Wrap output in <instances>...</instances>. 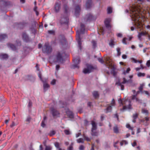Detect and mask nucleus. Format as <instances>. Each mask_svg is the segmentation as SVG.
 <instances>
[{"label": "nucleus", "instance_id": "f257e3e1", "mask_svg": "<svg viewBox=\"0 0 150 150\" xmlns=\"http://www.w3.org/2000/svg\"><path fill=\"white\" fill-rule=\"evenodd\" d=\"M145 12L142 9L135 6L132 7L130 9V16L133 21H134L135 25L138 28L142 26L141 22V16H143Z\"/></svg>", "mask_w": 150, "mask_h": 150}, {"label": "nucleus", "instance_id": "f03ea898", "mask_svg": "<svg viewBox=\"0 0 150 150\" xmlns=\"http://www.w3.org/2000/svg\"><path fill=\"white\" fill-rule=\"evenodd\" d=\"M85 30V25L82 23L81 24V28L79 31L78 30L76 32V39L77 40L78 44V46L80 50L82 49L81 43V39L80 38V34H83L84 33Z\"/></svg>", "mask_w": 150, "mask_h": 150}, {"label": "nucleus", "instance_id": "7ed1b4c3", "mask_svg": "<svg viewBox=\"0 0 150 150\" xmlns=\"http://www.w3.org/2000/svg\"><path fill=\"white\" fill-rule=\"evenodd\" d=\"M118 102L120 104V106L123 105H126L123 106L122 109L123 110H125L127 109H130L131 108V102L130 100H128L126 99L122 100L121 99H120L118 100Z\"/></svg>", "mask_w": 150, "mask_h": 150}, {"label": "nucleus", "instance_id": "20e7f679", "mask_svg": "<svg viewBox=\"0 0 150 150\" xmlns=\"http://www.w3.org/2000/svg\"><path fill=\"white\" fill-rule=\"evenodd\" d=\"M123 81L122 82H120L119 81L116 83V84L118 86H120L121 89L122 90H124V86L123 85V84H125L126 83L127 84L131 83L132 82V80L130 79L127 80L125 77L123 78Z\"/></svg>", "mask_w": 150, "mask_h": 150}, {"label": "nucleus", "instance_id": "39448f33", "mask_svg": "<svg viewBox=\"0 0 150 150\" xmlns=\"http://www.w3.org/2000/svg\"><path fill=\"white\" fill-rule=\"evenodd\" d=\"M42 52L44 53L49 54L51 52L52 48L50 45L49 43L47 42L45 43L44 46L42 48Z\"/></svg>", "mask_w": 150, "mask_h": 150}, {"label": "nucleus", "instance_id": "423d86ee", "mask_svg": "<svg viewBox=\"0 0 150 150\" xmlns=\"http://www.w3.org/2000/svg\"><path fill=\"white\" fill-rule=\"evenodd\" d=\"M73 61L74 64L72 65V68L74 69L76 68H79V64L80 62V59L79 57L74 58L73 59Z\"/></svg>", "mask_w": 150, "mask_h": 150}, {"label": "nucleus", "instance_id": "0eeeda50", "mask_svg": "<svg viewBox=\"0 0 150 150\" xmlns=\"http://www.w3.org/2000/svg\"><path fill=\"white\" fill-rule=\"evenodd\" d=\"M115 100L114 99H112L110 105H109L105 110V112L107 113L108 112H111L112 110V106H115Z\"/></svg>", "mask_w": 150, "mask_h": 150}, {"label": "nucleus", "instance_id": "6e6552de", "mask_svg": "<svg viewBox=\"0 0 150 150\" xmlns=\"http://www.w3.org/2000/svg\"><path fill=\"white\" fill-rule=\"evenodd\" d=\"M61 8V3L59 1L55 2L54 6V9L56 13L58 12Z\"/></svg>", "mask_w": 150, "mask_h": 150}, {"label": "nucleus", "instance_id": "1a4fd4ad", "mask_svg": "<svg viewBox=\"0 0 150 150\" xmlns=\"http://www.w3.org/2000/svg\"><path fill=\"white\" fill-rule=\"evenodd\" d=\"M65 1H62L63 3L62 9L65 13L67 14L69 11V8L67 5V3H65Z\"/></svg>", "mask_w": 150, "mask_h": 150}, {"label": "nucleus", "instance_id": "9d476101", "mask_svg": "<svg viewBox=\"0 0 150 150\" xmlns=\"http://www.w3.org/2000/svg\"><path fill=\"white\" fill-rule=\"evenodd\" d=\"M86 68L85 69L83 70V72L84 74L89 73L94 69L93 67L91 65L86 64Z\"/></svg>", "mask_w": 150, "mask_h": 150}, {"label": "nucleus", "instance_id": "9b49d317", "mask_svg": "<svg viewBox=\"0 0 150 150\" xmlns=\"http://www.w3.org/2000/svg\"><path fill=\"white\" fill-rule=\"evenodd\" d=\"M69 18L67 16H62L61 17L60 23L61 24H65L68 25Z\"/></svg>", "mask_w": 150, "mask_h": 150}, {"label": "nucleus", "instance_id": "f8f14e48", "mask_svg": "<svg viewBox=\"0 0 150 150\" xmlns=\"http://www.w3.org/2000/svg\"><path fill=\"white\" fill-rule=\"evenodd\" d=\"M94 17L92 14L89 13L87 14L84 18V20L86 22H90L92 20L95 19Z\"/></svg>", "mask_w": 150, "mask_h": 150}, {"label": "nucleus", "instance_id": "ddd939ff", "mask_svg": "<svg viewBox=\"0 0 150 150\" xmlns=\"http://www.w3.org/2000/svg\"><path fill=\"white\" fill-rule=\"evenodd\" d=\"M62 54L58 52L56 55V59L57 62L62 63L63 61V58Z\"/></svg>", "mask_w": 150, "mask_h": 150}, {"label": "nucleus", "instance_id": "4468645a", "mask_svg": "<svg viewBox=\"0 0 150 150\" xmlns=\"http://www.w3.org/2000/svg\"><path fill=\"white\" fill-rule=\"evenodd\" d=\"M111 20L110 18H107L105 19L104 21L106 27L109 29H110L111 28V26L110 25V22Z\"/></svg>", "mask_w": 150, "mask_h": 150}, {"label": "nucleus", "instance_id": "2eb2a0df", "mask_svg": "<svg viewBox=\"0 0 150 150\" xmlns=\"http://www.w3.org/2000/svg\"><path fill=\"white\" fill-rule=\"evenodd\" d=\"M51 113L54 117H57L59 115V113L56 109L52 108L51 109Z\"/></svg>", "mask_w": 150, "mask_h": 150}, {"label": "nucleus", "instance_id": "dca6fc26", "mask_svg": "<svg viewBox=\"0 0 150 150\" xmlns=\"http://www.w3.org/2000/svg\"><path fill=\"white\" fill-rule=\"evenodd\" d=\"M59 42L62 45H64L66 43V40L64 35H61L59 37Z\"/></svg>", "mask_w": 150, "mask_h": 150}, {"label": "nucleus", "instance_id": "f3484780", "mask_svg": "<svg viewBox=\"0 0 150 150\" xmlns=\"http://www.w3.org/2000/svg\"><path fill=\"white\" fill-rule=\"evenodd\" d=\"M75 10V14L76 17L78 16L80 11V7L79 5L76 6Z\"/></svg>", "mask_w": 150, "mask_h": 150}, {"label": "nucleus", "instance_id": "a211bd4d", "mask_svg": "<svg viewBox=\"0 0 150 150\" xmlns=\"http://www.w3.org/2000/svg\"><path fill=\"white\" fill-rule=\"evenodd\" d=\"M106 64L109 67H111L112 65V60L110 57H108L105 59Z\"/></svg>", "mask_w": 150, "mask_h": 150}, {"label": "nucleus", "instance_id": "6ab92c4d", "mask_svg": "<svg viewBox=\"0 0 150 150\" xmlns=\"http://www.w3.org/2000/svg\"><path fill=\"white\" fill-rule=\"evenodd\" d=\"M131 99L132 100H135V102L138 103H141V100L137 97L136 95H132L131 96Z\"/></svg>", "mask_w": 150, "mask_h": 150}, {"label": "nucleus", "instance_id": "aec40b11", "mask_svg": "<svg viewBox=\"0 0 150 150\" xmlns=\"http://www.w3.org/2000/svg\"><path fill=\"white\" fill-rule=\"evenodd\" d=\"M66 114L68 117L70 118H73L74 115L72 112L68 110L66 111Z\"/></svg>", "mask_w": 150, "mask_h": 150}, {"label": "nucleus", "instance_id": "412c9836", "mask_svg": "<svg viewBox=\"0 0 150 150\" xmlns=\"http://www.w3.org/2000/svg\"><path fill=\"white\" fill-rule=\"evenodd\" d=\"M22 39L24 41L26 42L29 40L28 37L25 33H23L22 34Z\"/></svg>", "mask_w": 150, "mask_h": 150}, {"label": "nucleus", "instance_id": "4be33fe9", "mask_svg": "<svg viewBox=\"0 0 150 150\" xmlns=\"http://www.w3.org/2000/svg\"><path fill=\"white\" fill-rule=\"evenodd\" d=\"M91 124L92 125V128L91 131L93 132V130H95L97 129L96 124L93 121H91Z\"/></svg>", "mask_w": 150, "mask_h": 150}, {"label": "nucleus", "instance_id": "5701e85b", "mask_svg": "<svg viewBox=\"0 0 150 150\" xmlns=\"http://www.w3.org/2000/svg\"><path fill=\"white\" fill-rule=\"evenodd\" d=\"M92 5V0H87L86 3V6L87 8H89Z\"/></svg>", "mask_w": 150, "mask_h": 150}, {"label": "nucleus", "instance_id": "b1692460", "mask_svg": "<svg viewBox=\"0 0 150 150\" xmlns=\"http://www.w3.org/2000/svg\"><path fill=\"white\" fill-rule=\"evenodd\" d=\"M7 46L8 47H10L13 50H16L15 46L11 44L8 43L7 44Z\"/></svg>", "mask_w": 150, "mask_h": 150}, {"label": "nucleus", "instance_id": "393cba45", "mask_svg": "<svg viewBox=\"0 0 150 150\" xmlns=\"http://www.w3.org/2000/svg\"><path fill=\"white\" fill-rule=\"evenodd\" d=\"M138 115L137 113H135L133 115V120L132 122L134 123H135L136 122V120L137 119Z\"/></svg>", "mask_w": 150, "mask_h": 150}, {"label": "nucleus", "instance_id": "a878e982", "mask_svg": "<svg viewBox=\"0 0 150 150\" xmlns=\"http://www.w3.org/2000/svg\"><path fill=\"white\" fill-rule=\"evenodd\" d=\"M8 57V55L6 54H0V59H6Z\"/></svg>", "mask_w": 150, "mask_h": 150}, {"label": "nucleus", "instance_id": "bb28decb", "mask_svg": "<svg viewBox=\"0 0 150 150\" xmlns=\"http://www.w3.org/2000/svg\"><path fill=\"white\" fill-rule=\"evenodd\" d=\"M93 96L95 98H96L99 97V94L97 91H94L92 93Z\"/></svg>", "mask_w": 150, "mask_h": 150}, {"label": "nucleus", "instance_id": "cd10ccee", "mask_svg": "<svg viewBox=\"0 0 150 150\" xmlns=\"http://www.w3.org/2000/svg\"><path fill=\"white\" fill-rule=\"evenodd\" d=\"M113 132L114 133L117 134L119 132V129L117 125L113 127Z\"/></svg>", "mask_w": 150, "mask_h": 150}, {"label": "nucleus", "instance_id": "c85d7f7f", "mask_svg": "<svg viewBox=\"0 0 150 150\" xmlns=\"http://www.w3.org/2000/svg\"><path fill=\"white\" fill-rule=\"evenodd\" d=\"M7 38V36L5 34L0 35V41Z\"/></svg>", "mask_w": 150, "mask_h": 150}, {"label": "nucleus", "instance_id": "c756f323", "mask_svg": "<svg viewBox=\"0 0 150 150\" xmlns=\"http://www.w3.org/2000/svg\"><path fill=\"white\" fill-rule=\"evenodd\" d=\"M49 85L48 84L44 83L43 84V87L44 88V90L45 91H46L47 88L49 87Z\"/></svg>", "mask_w": 150, "mask_h": 150}, {"label": "nucleus", "instance_id": "7c9ffc66", "mask_svg": "<svg viewBox=\"0 0 150 150\" xmlns=\"http://www.w3.org/2000/svg\"><path fill=\"white\" fill-rule=\"evenodd\" d=\"M145 35V33L144 32H142L140 33H139L138 37L139 39L140 40H141V38L142 36L144 35Z\"/></svg>", "mask_w": 150, "mask_h": 150}, {"label": "nucleus", "instance_id": "2f4dec72", "mask_svg": "<svg viewBox=\"0 0 150 150\" xmlns=\"http://www.w3.org/2000/svg\"><path fill=\"white\" fill-rule=\"evenodd\" d=\"M18 122L17 121H13L12 124L10 125V126L11 127H12L15 126L17 125H18Z\"/></svg>", "mask_w": 150, "mask_h": 150}, {"label": "nucleus", "instance_id": "473e14b6", "mask_svg": "<svg viewBox=\"0 0 150 150\" xmlns=\"http://www.w3.org/2000/svg\"><path fill=\"white\" fill-rule=\"evenodd\" d=\"M67 150H74L73 144L71 143L67 149Z\"/></svg>", "mask_w": 150, "mask_h": 150}, {"label": "nucleus", "instance_id": "72a5a7b5", "mask_svg": "<svg viewBox=\"0 0 150 150\" xmlns=\"http://www.w3.org/2000/svg\"><path fill=\"white\" fill-rule=\"evenodd\" d=\"M92 44L93 47V48H95L97 47L96 42L94 40H92Z\"/></svg>", "mask_w": 150, "mask_h": 150}, {"label": "nucleus", "instance_id": "f704fd0d", "mask_svg": "<svg viewBox=\"0 0 150 150\" xmlns=\"http://www.w3.org/2000/svg\"><path fill=\"white\" fill-rule=\"evenodd\" d=\"M128 144L127 142L125 140H123L121 141L120 142V144L121 146H122L124 144H125V145L127 144Z\"/></svg>", "mask_w": 150, "mask_h": 150}, {"label": "nucleus", "instance_id": "c9c22d12", "mask_svg": "<svg viewBox=\"0 0 150 150\" xmlns=\"http://www.w3.org/2000/svg\"><path fill=\"white\" fill-rule=\"evenodd\" d=\"M145 74L144 73H142L139 72L137 74V76L138 77H144L145 76Z\"/></svg>", "mask_w": 150, "mask_h": 150}, {"label": "nucleus", "instance_id": "e433bc0d", "mask_svg": "<svg viewBox=\"0 0 150 150\" xmlns=\"http://www.w3.org/2000/svg\"><path fill=\"white\" fill-rule=\"evenodd\" d=\"M126 126L127 128H128L129 130H132L133 129V127H131L130 125L129 124H127Z\"/></svg>", "mask_w": 150, "mask_h": 150}, {"label": "nucleus", "instance_id": "4c0bfd02", "mask_svg": "<svg viewBox=\"0 0 150 150\" xmlns=\"http://www.w3.org/2000/svg\"><path fill=\"white\" fill-rule=\"evenodd\" d=\"M107 12L108 14H110L112 12V9L111 8L108 7L107 8Z\"/></svg>", "mask_w": 150, "mask_h": 150}, {"label": "nucleus", "instance_id": "58836bf2", "mask_svg": "<svg viewBox=\"0 0 150 150\" xmlns=\"http://www.w3.org/2000/svg\"><path fill=\"white\" fill-rule=\"evenodd\" d=\"M117 56H120L121 54V52H120V49L119 48H117Z\"/></svg>", "mask_w": 150, "mask_h": 150}, {"label": "nucleus", "instance_id": "ea45409f", "mask_svg": "<svg viewBox=\"0 0 150 150\" xmlns=\"http://www.w3.org/2000/svg\"><path fill=\"white\" fill-rule=\"evenodd\" d=\"M55 134V131L54 130L50 131V133L49 134V135L50 136H52L54 135Z\"/></svg>", "mask_w": 150, "mask_h": 150}, {"label": "nucleus", "instance_id": "a19ab883", "mask_svg": "<svg viewBox=\"0 0 150 150\" xmlns=\"http://www.w3.org/2000/svg\"><path fill=\"white\" fill-rule=\"evenodd\" d=\"M142 113H145L146 115H148V111L147 110L142 109Z\"/></svg>", "mask_w": 150, "mask_h": 150}, {"label": "nucleus", "instance_id": "79ce46f5", "mask_svg": "<svg viewBox=\"0 0 150 150\" xmlns=\"http://www.w3.org/2000/svg\"><path fill=\"white\" fill-rule=\"evenodd\" d=\"M118 142L119 141H117L116 142H114L113 144V146L118 149H119V147L117 145V144L118 143Z\"/></svg>", "mask_w": 150, "mask_h": 150}, {"label": "nucleus", "instance_id": "37998d69", "mask_svg": "<svg viewBox=\"0 0 150 150\" xmlns=\"http://www.w3.org/2000/svg\"><path fill=\"white\" fill-rule=\"evenodd\" d=\"M77 142L79 143L84 142L83 139L82 138H80L77 140Z\"/></svg>", "mask_w": 150, "mask_h": 150}, {"label": "nucleus", "instance_id": "c03bdc74", "mask_svg": "<svg viewBox=\"0 0 150 150\" xmlns=\"http://www.w3.org/2000/svg\"><path fill=\"white\" fill-rule=\"evenodd\" d=\"M64 132L65 134L66 135H69L70 134V132L69 130L68 129H65L64 131Z\"/></svg>", "mask_w": 150, "mask_h": 150}, {"label": "nucleus", "instance_id": "a18cd8bd", "mask_svg": "<svg viewBox=\"0 0 150 150\" xmlns=\"http://www.w3.org/2000/svg\"><path fill=\"white\" fill-rule=\"evenodd\" d=\"M92 132L91 134L92 136H98V134L97 132L94 131V130H93V132Z\"/></svg>", "mask_w": 150, "mask_h": 150}, {"label": "nucleus", "instance_id": "49530a36", "mask_svg": "<svg viewBox=\"0 0 150 150\" xmlns=\"http://www.w3.org/2000/svg\"><path fill=\"white\" fill-rule=\"evenodd\" d=\"M109 45L111 47H113L114 45V41L113 40H111L110 41V42L109 43Z\"/></svg>", "mask_w": 150, "mask_h": 150}, {"label": "nucleus", "instance_id": "de8ad7c7", "mask_svg": "<svg viewBox=\"0 0 150 150\" xmlns=\"http://www.w3.org/2000/svg\"><path fill=\"white\" fill-rule=\"evenodd\" d=\"M98 60L101 63L103 64L104 63V61L103 60L102 58H98Z\"/></svg>", "mask_w": 150, "mask_h": 150}, {"label": "nucleus", "instance_id": "09e8293b", "mask_svg": "<svg viewBox=\"0 0 150 150\" xmlns=\"http://www.w3.org/2000/svg\"><path fill=\"white\" fill-rule=\"evenodd\" d=\"M48 33L50 34L54 35L55 34V31L54 30H48Z\"/></svg>", "mask_w": 150, "mask_h": 150}, {"label": "nucleus", "instance_id": "8fccbe9b", "mask_svg": "<svg viewBox=\"0 0 150 150\" xmlns=\"http://www.w3.org/2000/svg\"><path fill=\"white\" fill-rule=\"evenodd\" d=\"M131 69L129 68H128L125 71H124V74H125L126 73H129Z\"/></svg>", "mask_w": 150, "mask_h": 150}, {"label": "nucleus", "instance_id": "3c124183", "mask_svg": "<svg viewBox=\"0 0 150 150\" xmlns=\"http://www.w3.org/2000/svg\"><path fill=\"white\" fill-rule=\"evenodd\" d=\"M52 148L50 146H45V150H51Z\"/></svg>", "mask_w": 150, "mask_h": 150}, {"label": "nucleus", "instance_id": "603ef678", "mask_svg": "<svg viewBox=\"0 0 150 150\" xmlns=\"http://www.w3.org/2000/svg\"><path fill=\"white\" fill-rule=\"evenodd\" d=\"M130 59L132 60V62H133L135 63H137V60L136 59H135L134 58H133V57L131 58H130Z\"/></svg>", "mask_w": 150, "mask_h": 150}, {"label": "nucleus", "instance_id": "864d4df0", "mask_svg": "<svg viewBox=\"0 0 150 150\" xmlns=\"http://www.w3.org/2000/svg\"><path fill=\"white\" fill-rule=\"evenodd\" d=\"M127 39V38H124L122 40V42L123 43H124V44H125V45L127 44V42H126V40Z\"/></svg>", "mask_w": 150, "mask_h": 150}, {"label": "nucleus", "instance_id": "5fc2aeb1", "mask_svg": "<svg viewBox=\"0 0 150 150\" xmlns=\"http://www.w3.org/2000/svg\"><path fill=\"white\" fill-rule=\"evenodd\" d=\"M55 146L57 148L59 149V144L58 143L56 142L55 143Z\"/></svg>", "mask_w": 150, "mask_h": 150}, {"label": "nucleus", "instance_id": "6e6d98bb", "mask_svg": "<svg viewBox=\"0 0 150 150\" xmlns=\"http://www.w3.org/2000/svg\"><path fill=\"white\" fill-rule=\"evenodd\" d=\"M85 148V147L84 146L81 145L79 147V149L80 150H83Z\"/></svg>", "mask_w": 150, "mask_h": 150}, {"label": "nucleus", "instance_id": "4d7b16f0", "mask_svg": "<svg viewBox=\"0 0 150 150\" xmlns=\"http://www.w3.org/2000/svg\"><path fill=\"white\" fill-rule=\"evenodd\" d=\"M56 81L55 79H53L51 82V84L52 85H54L55 84Z\"/></svg>", "mask_w": 150, "mask_h": 150}, {"label": "nucleus", "instance_id": "13d9d810", "mask_svg": "<svg viewBox=\"0 0 150 150\" xmlns=\"http://www.w3.org/2000/svg\"><path fill=\"white\" fill-rule=\"evenodd\" d=\"M32 105V103L31 101H29L28 104V106L29 107H31Z\"/></svg>", "mask_w": 150, "mask_h": 150}, {"label": "nucleus", "instance_id": "bf43d9fd", "mask_svg": "<svg viewBox=\"0 0 150 150\" xmlns=\"http://www.w3.org/2000/svg\"><path fill=\"white\" fill-rule=\"evenodd\" d=\"M45 121H42V122L41 124V126L42 127H44L45 126Z\"/></svg>", "mask_w": 150, "mask_h": 150}, {"label": "nucleus", "instance_id": "052dcab7", "mask_svg": "<svg viewBox=\"0 0 150 150\" xmlns=\"http://www.w3.org/2000/svg\"><path fill=\"white\" fill-rule=\"evenodd\" d=\"M146 65L148 67L150 66V61L148 60L147 61L146 63Z\"/></svg>", "mask_w": 150, "mask_h": 150}, {"label": "nucleus", "instance_id": "680f3d73", "mask_svg": "<svg viewBox=\"0 0 150 150\" xmlns=\"http://www.w3.org/2000/svg\"><path fill=\"white\" fill-rule=\"evenodd\" d=\"M59 68H60V66L59 65H57L56 66V69L57 70V71H58L59 69Z\"/></svg>", "mask_w": 150, "mask_h": 150}, {"label": "nucleus", "instance_id": "e2e57ef3", "mask_svg": "<svg viewBox=\"0 0 150 150\" xmlns=\"http://www.w3.org/2000/svg\"><path fill=\"white\" fill-rule=\"evenodd\" d=\"M122 59H125L127 58V56L125 54H123L122 56Z\"/></svg>", "mask_w": 150, "mask_h": 150}, {"label": "nucleus", "instance_id": "0e129e2a", "mask_svg": "<svg viewBox=\"0 0 150 150\" xmlns=\"http://www.w3.org/2000/svg\"><path fill=\"white\" fill-rule=\"evenodd\" d=\"M143 89V86H141L139 88V89L140 92H142Z\"/></svg>", "mask_w": 150, "mask_h": 150}, {"label": "nucleus", "instance_id": "69168bd1", "mask_svg": "<svg viewBox=\"0 0 150 150\" xmlns=\"http://www.w3.org/2000/svg\"><path fill=\"white\" fill-rule=\"evenodd\" d=\"M117 36L118 37H122V34L121 33H118L117 34Z\"/></svg>", "mask_w": 150, "mask_h": 150}, {"label": "nucleus", "instance_id": "338daca9", "mask_svg": "<svg viewBox=\"0 0 150 150\" xmlns=\"http://www.w3.org/2000/svg\"><path fill=\"white\" fill-rule=\"evenodd\" d=\"M84 138L86 141H90V139L87 137H85Z\"/></svg>", "mask_w": 150, "mask_h": 150}, {"label": "nucleus", "instance_id": "774afa93", "mask_svg": "<svg viewBox=\"0 0 150 150\" xmlns=\"http://www.w3.org/2000/svg\"><path fill=\"white\" fill-rule=\"evenodd\" d=\"M136 145H137V142H136L135 141L132 144V145L133 146H136Z\"/></svg>", "mask_w": 150, "mask_h": 150}]
</instances>
